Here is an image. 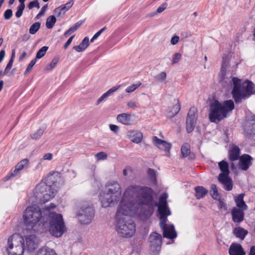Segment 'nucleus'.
Returning <instances> with one entry per match:
<instances>
[{
    "mask_svg": "<svg viewBox=\"0 0 255 255\" xmlns=\"http://www.w3.org/2000/svg\"><path fill=\"white\" fill-rule=\"evenodd\" d=\"M245 131L249 134H255V120H247L244 124Z\"/></svg>",
    "mask_w": 255,
    "mask_h": 255,
    "instance_id": "nucleus-19",
    "label": "nucleus"
},
{
    "mask_svg": "<svg viewBox=\"0 0 255 255\" xmlns=\"http://www.w3.org/2000/svg\"><path fill=\"white\" fill-rule=\"evenodd\" d=\"M56 207L51 203L42 210L38 207L29 206L23 214L24 225L28 230H38V228L49 227L50 234L57 238L61 237L65 231V227L61 214L51 212Z\"/></svg>",
    "mask_w": 255,
    "mask_h": 255,
    "instance_id": "nucleus-2",
    "label": "nucleus"
},
{
    "mask_svg": "<svg viewBox=\"0 0 255 255\" xmlns=\"http://www.w3.org/2000/svg\"><path fill=\"white\" fill-rule=\"evenodd\" d=\"M153 194V190L146 186L134 185L126 189L116 215V229L120 237L130 238L135 232V224L128 216L138 213L140 207L146 206L150 212L157 206Z\"/></svg>",
    "mask_w": 255,
    "mask_h": 255,
    "instance_id": "nucleus-1",
    "label": "nucleus"
},
{
    "mask_svg": "<svg viewBox=\"0 0 255 255\" xmlns=\"http://www.w3.org/2000/svg\"><path fill=\"white\" fill-rule=\"evenodd\" d=\"M53 157V155L51 153H47L45 154L43 156V159L50 160Z\"/></svg>",
    "mask_w": 255,
    "mask_h": 255,
    "instance_id": "nucleus-55",
    "label": "nucleus"
},
{
    "mask_svg": "<svg viewBox=\"0 0 255 255\" xmlns=\"http://www.w3.org/2000/svg\"><path fill=\"white\" fill-rule=\"evenodd\" d=\"M4 56H5V51L2 49L0 51V63L1 62L3 59L4 58Z\"/></svg>",
    "mask_w": 255,
    "mask_h": 255,
    "instance_id": "nucleus-58",
    "label": "nucleus"
},
{
    "mask_svg": "<svg viewBox=\"0 0 255 255\" xmlns=\"http://www.w3.org/2000/svg\"><path fill=\"white\" fill-rule=\"evenodd\" d=\"M26 56V52H25V51L23 52L22 54L21 55V56L19 58V61H22V59L24 58H25Z\"/></svg>",
    "mask_w": 255,
    "mask_h": 255,
    "instance_id": "nucleus-60",
    "label": "nucleus"
},
{
    "mask_svg": "<svg viewBox=\"0 0 255 255\" xmlns=\"http://www.w3.org/2000/svg\"><path fill=\"white\" fill-rule=\"evenodd\" d=\"M53 174H50L45 178V181H41L35 189L36 197L39 198L41 203H45L53 198L56 194V190L55 185H50L51 182L54 183L52 180Z\"/></svg>",
    "mask_w": 255,
    "mask_h": 255,
    "instance_id": "nucleus-6",
    "label": "nucleus"
},
{
    "mask_svg": "<svg viewBox=\"0 0 255 255\" xmlns=\"http://www.w3.org/2000/svg\"><path fill=\"white\" fill-rule=\"evenodd\" d=\"M94 209L88 202L82 203L77 212V215L80 222L83 224H90L94 217Z\"/></svg>",
    "mask_w": 255,
    "mask_h": 255,
    "instance_id": "nucleus-9",
    "label": "nucleus"
},
{
    "mask_svg": "<svg viewBox=\"0 0 255 255\" xmlns=\"http://www.w3.org/2000/svg\"><path fill=\"white\" fill-rule=\"evenodd\" d=\"M197 109L192 107L189 110L186 118V130L188 133L192 132L197 120Z\"/></svg>",
    "mask_w": 255,
    "mask_h": 255,
    "instance_id": "nucleus-12",
    "label": "nucleus"
},
{
    "mask_svg": "<svg viewBox=\"0 0 255 255\" xmlns=\"http://www.w3.org/2000/svg\"><path fill=\"white\" fill-rule=\"evenodd\" d=\"M211 192L212 197L215 200L218 199L219 196L218 193V190L216 185L215 184H212L211 186Z\"/></svg>",
    "mask_w": 255,
    "mask_h": 255,
    "instance_id": "nucleus-37",
    "label": "nucleus"
},
{
    "mask_svg": "<svg viewBox=\"0 0 255 255\" xmlns=\"http://www.w3.org/2000/svg\"><path fill=\"white\" fill-rule=\"evenodd\" d=\"M219 166L220 170L222 171L219 175V177H225V176H228L229 174L228 164L227 162L223 160L219 163Z\"/></svg>",
    "mask_w": 255,
    "mask_h": 255,
    "instance_id": "nucleus-24",
    "label": "nucleus"
},
{
    "mask_svg": "<svg viewBox=\"0 0 255 255\" xmlns=\"http://www.w3.org/2000/svg\"><path fill=\"white\" fill-rule=\"evenodd\" d=\"M3 85V81L2 80L0 81V92L1 91V90L2 89Z\"/></svg>",
    "mask_w": 255,
    "mask_h": 255,
    "instance_id": "nucleus-62",
    "label": "nucleus"
},
{
    "mask_svg": "<svg viewBox=\"0 0 255 255\" xmlns=\"http://www.w3.org/2000/svg\"><path fill=\"white\" fill-rule=\"evenodd\" d=\"M100 35L99 34V32H96L95 35H94V38H97Z\"/></svg>",
    "mask_w": 255,
    "mask_h": 255,
    "instance_id": "nucleus-64",
    "label": "nucleus"
},
{
    "mask_svg": "<svg viewBox=\"0 0 255 255\" xmlns=\"http://www.w3.org/2000/svg\"><path fill=\"white\" fill-rule=\"evenodd\" d=\"M240 149L236 145H232L230 146L229 150V159L231 161H235L239 159L240 157Z\"/></svg>",
    "mask_w": 255,
    "mask_h": 255,
    "instance_id": "nucleus-18",
    "label": "nucleus"
},
{
    "mask_svg": "<svg viewBox=\"0 0 255 255\" xmlns=\"http://www.w3.org/2000/svg\"><path fill=\"white\" fill-rule=\"evenodd\" d=\"M24 8H25V5H20V4L17 7V10H16V12H15L16 17H17V18H19L21 16Z\"/></svg>",
    "mask_w": 255,
    "mask_h": 255,
    "instance_id": "nucleus-41",
    "label": "nucleus"
},
{
    "mask_svg": "<svg viewBox=\"0 0 255 255\" xmlns=\"http://www.w3.org/2000/svg\"><path fill=\"white\" fill-rule=\"evenodd\" d=\"M128 135L129 138H131V141L136 143L140 142L142 139V134L139 131L130 130L128 133Z\"/></svg>",
    "mask_w": 255,
    "mask_h": 255,
    "instance_id": "nucleus-21",
    "label": "nucleus"
},
{
    "mask_svg": "<svg viewBox=\"0 0 255 255\" xmlns=\"http://www.w3.org/2000/svg\"><path fill=\"white\" fill-rule=\"evenodd\" d=\"M3 16H4L5 19H6V20L9 19L12 16V10L10 9H6L4 12Z\"/></svg>",
    "mask_w": 255,
    "mask_h": 255,
    "instance_id": "nucleus-46",
    "label": "nucleus"
},
{
    "mask_svg": "<svg viewBox=\"0 0 255 255\" xmlns=\"http://www.w3.org/2000/svg\"><path fill=\"white\" fill-rule=\"evenodd\" d=\"M40 23L38 22L34 23L29 28V33L31 34H34L39 29Z\"/></svg>",
    "mask_w": 255,
    "mask_h": 255,
    "instance_id": "nucleus-36",
    "label": "nucleus"
},
{
    "mask_svg": "<svg viewBox=\"0 0 255 255\" xmlns=\"http://www.w3.org/2000/svg\"><path fill=\"white\" fill-rule=\"evenodd\" d=\"M48 49V46H43L41 47L36 53V57L35 58L36 60L37 59H40L43 57L46 54V51Z\"/></svg>",
    "mask_w": 255,
    "mask_h": 255,
    "instance_id": "nucleus-35",
    "label": "nucleus"
},
{
    "mask_svg": "<svg viewBox=\"0 0 255 255\" xmlns=\"http://www.w3.org/2000/svg\"><path fill=\"white\" fill-rule=\"evenodd\" d=\"M28 162L29 161L27 159H24L20 161L16 165L15 170L11 173L8 178L16 176L20 171L28 165Z\"/></svg>",
    "mask_w": 255,
    "mask_h": 255,
    "instance_id": "nucleus-20",
    "label": "nucleus"
},
{
    "mask_svg": "<svg viewBox=\"0 0 255 255\" xmlns=\"http://www.w3.org/2000/svg\"><path fill=\"white\" fill-rule=\"evenodd\" d=\"M89 45V38L87 37H85L80 44L78 46H74L73 49H74L76 51L80 52L85 50L88 47Z\"/></svg>",
    "mask_w": 255,
    "mask_h": 255,
    "instance_id": "nucleus-25",
    "label": "nucleus"
},
{
    "mask_svg": "<svg viewBox=\"0 0 255 255\" xmlns=\"http://www.w3.org/2000/svg\"><path fill=\"white\" fill-rule=\"evenodd\" d=\"M110 96L108 93L106 92L104 94H103L98 100L97 102V105H99L101 102H102L104 100H105L106 98Z\"/></svg>",
    "mask_w": 255,
    "mask_h": 255,
    "instance_id": "nucleus-49",
    "label": "nucleus"
},
{
    "mask_svg": "<svg viewBox=\"0 0 255 255\" xmlns=\"http://www.w3.org/2000/svg\"><path fill=\"white\" fill-rule=\"evenodd\" d=\"M234 234L240 239L243 240L245 236L248 234V232L247 230L241 228H235L233 231Z\"/></svg>",
    "mask_w": 255,
    "mask_h": 255,
    "instance_id": "nucleus-27",
    "label": "nucleus"
},
{
    "mask_svg": "<svg viewBox=\"0 0 255 255\" xmlns=\"http://www.w3.org/2000/svg\"><path fill=\"white\" fill-rule=\"evenodd\" d=\"M250 255H255V247L252 246L251 247L250 251Z\"/></svg>",
    "mask_w": 255,
    "mask_h": 255,
    "instance_id": "nucleus-59",
    "label": "nucleus"
},
{
    "mask_svg": "<svg viewBox=\"0 0 255 255\" xmlns=\"http://www.w3.org/2000/svg\"><path fill=\"white\" fill-rule=\"evenodd\" d=\"M34 7H37V8L40 7L39 4L37 0H35L30 2L28 5V7L30 9Z\"/></svg>",
    "mask_w": 255,
    "mask_h": 255,
    "instance_id": "nucleus-45",
    "label": "nucleus"
},
{
    "mask_svg": "<svg viewBox=\"0 0 255 255\" xmlns=\"http://www.w3.org/2000/svg\"><path fill=\"white\" fill-rule=\"evenodd\" d=\"M181 151L183 157L187 156L190 153V146L187 143H184L181 148Z\"/></svg>",
    "mask_w": 255,
    "mask_h": 255,
    "instance_id": "nucleus-32",
    "label": "nucleus"
},
{
    "mask_svg": "<svg viewBox=\"0 0 255 255\" xmlns=\"http://www.w3.org/2000/svg\"><path fill=\"white\" fill-rule=\"evenodd\" d=\"M106 27H104L103 28H102L101 29H100L99 31H98V32H99V34L101 35V33L106 29Z\"/></svg>",
    "mask_w": 255,
    "mask_h": 255,
    "instance_id": "nucleus-63",
    "label": "nucleus"
},
{
    "mask_svg": "<svg viewBox=\"0 0 255 255\" xmlns=\"http://www.w3.org/2000/svg\"><path fill=\"white\" fill-rule=\"evenodd\" d=\"M121 87V85H119L116 87H113L110 89L107 92L109 94V96H110L112 94H113L114 92L117 91Z\"/></svg>",
    "mask_w": 255,
    "mask_h": 255,
    "instance_id": "nucleus-51",
    "label": "nucleus"
},
{
    "mask_svg": "<svg viewBox=\"0 0 255 255\" xmlns=\"http://www.w3.org/2000/svg\"><path fill=\"white\" fill-rule=\"evenodd\" d=\"M15 56V50L13 49L12 50L11 56L10 59H12L13 61L14 58Z\"/></svg>",
    "mask_w": 255,
    "mask_h": 255,
    "instance_id": "nucleus-61",
    "label": "nucleus"
},
{
    "mask_svg": "<svg viewBox=\"0 0 255 255\" xmlns=\"http://www.w3.org/2000/svg\"><path fill=\"white\" fill-rule=\"evenodd\" d=\"M74 37V35H73L71 36L67 41V42L65 43V44L64 45V48L65 49H67V47L69 46V45L71 44L73 38Z\"/></svg>",
    "mask_w": 255,
    "mask_h": 255,
    "instance_id": "nucleus-56",
    "label": "nucleus"
},
{
    "mask_svg": "<svg viewBox=\"0 0 255 255\" xmlns=\"http://www.w3.org/2000/svg\"><path fill=\"white\" fill-rule=\"evenodd\" d=\"M245 210L234 207L231 211L233 221L235 223H240L244 219V212Z\"/></svg>",
    "mask_w": 255,
    "mask_h": 255,
    "instance_id": "nucleus-15",
    "label": "nucleus"
},
{
    "mask_svg": "<svg viewBox=\"0 0 255 255\" xmlns=\"http://www.w3.org/2000/svg\"><path fill=\"white\" fill-rule=\"evenodd\" d=\"M83 24V21H79L76 23L73 26L69 28L64 34L65 37H67L71 34L76 31Z\"/></svg>",
    "mask_w": 255,
    "mask_h": 255,
    "instance_id": "nucleus-29",
    "label": "nucleus"
},
{
    "mask_svg": "<svg viewBox=\"0 0 255 255\" xmlns=\"http://www.w3.org/2000/svg\"><path fill=\"white\" fill-rule=\"evenodd\" d=\"M234 107V103L231 100L226 101L223 103L217 100L213 101L210 105V121L213 123H219L226 118Z\"/></svg>",
    "mask_w": 255,
    "mask_h": 255,
    "instance_id": "nucleus-5",
    "label": "nucleus"
},
{
    "mask_svg": "<svg viewBox=\"0 0 255 255\" xmlns=\"http://www.w3.org/2000/svg\"><path fill=\"white\" fill-rule=\"evenodd\" d=\"M148 173L152 178L155 177V172L153 169H149L148 170Z\"/></svg>",
    "mask_w": 255,
    "mask_h": 255,
    "instance_id": "nucleus-57",
    "label": "nucleus"
},
{
    "mask_svg": "<svg viewBox=\"0 0 255 255\" xmlns=\"http://www.w3.org/2000/svg\"><path fill=\"white\" fill-rule=\"evenodd\" d=\"M167 4L166 3H163L157 9L156 13H161L167 7Z\"/></svg>",
    "mask_w": 255,
    "mask_h": 255,
    "instance_id": "nucleus-52",
    "label": "nucleus"
},
{
    "mask_svg": "<svg viewBox=\"0 0 255 255\" xmlns=\"http://www.w3.org/2000/svg\"><path fill=\"white\" fill-rule=\"evenodd\" d=\"M181 58V54L179 53H176L173 56V59L172 60V64H174L179 62Z\"/></svg>",
    "mask_w": 255,
    "mask_h": 255,
    "instance_id": "nucleus-44",
    "label": "nucleus"
},
{
    "mask_svg": "<svg viewBox=\"0 0 255 255\" xmlns=\"http://www.w3.org/2000/svg\"><path fill=\"white\" fill-rule=\"evenodd\" d=\"M47 7H48L47 4H45L42 7L40 11L39 12V13L36 16V19H39L41 16H42L44 14L47 8Z\"/></svg>",
    "mask_w": 255,
    "mask_h": 255,
    "instance_id": "nucleus-48",
    "label": "nucleus"
},
{
    "mask_svg": "<svg viewBox=\"0 0 255 255\" xmlns=\"http://www.w3.org/2000/svg\"><path fill=\"white\" fill-rule=\"evenodd\" d=\"M35 255H57V254L52 249L48 248H42L37 251Z\"/></svg>",
    "mask_w": 255,
    "mask_h": 255,
    "instance_id": "nucleus-30",
    "label": "nucleus"
},
{
    "mask_svg": "<svg viewBox=\"0 0 255 255\" xmlns=\"http://www.w3.org/2000/svg\"><path fill=\"white\" fill-rule=\"evenodd\" d=\"M13 62V61H12V59L9 60V61L8 63H7V64L4 69V71L3 72L4 75H8V74L9 72V70L11 68Z\"/></svg>",
    "mask_w": 255,
    "mask_h": 255,
    "instance_id": "nucleus-43",
    "label": "nucleus"
},
{
    "mask_svg": "<svg viewBox=\"0 0 255 255\" xmlns=\"http://www.w3.org/2000/svg\"><path fill=\"white\" fill-rule=\"evenodd\" d=\"M230 255H245L246 253L244 251L242 246L237 243H233L229 249Z\"/></svg>",
    "mask_w": 255,
    "mask_h": 255,
    "instance_id": "nucleus-16",
    "label": "nucleus"
},
{
    "mask_svg": "<svg viewBox=\"0 0 255 255\" xmlns=\"http://www.w3.org/2000/svg\"><path fill=\"white\" fill-rule=\"evenodd\" d=\"M56 21L55 17L53 15L49 16L46 20V25L49 28H52Z\"/></svg>",
    "mask_w": 255,
    "mask_h": 255,
    "instance_id": "nucleus-33",
    "label": "nucleus"
},
{
    "mask_svg": "<svg viewBox=\"0 0 255 255\" xmlns=\"http://www.w3.org/2000/svg\"><path fill=\"white\" fill-rule=\"evenodd\" d=\"M218 180L224 185V188L227 190L230 191L232 190L233 188L232 182L228 176H225V177H222V178L218 177Z\"/></svg>",
    "mask_w": 255,
    "mask_h": 255,
    "instance_id": "nucleus-26",
    "label": "nucleus"
},
{
    "mask_svg": "<svg viewBox=\"0 0 255 255\" xmlns=\"http://www.w3.org/2000/svg\"><path fill=\"white\" fill-rule=\"evenodd\" d=\"M141 85V83L140 82H138L136 84L128 87L126 89V91L127 93H131L138 88Z\"/></svg>",
    "mask_w": 255,
    "mask_h": 255,
    "instance_id": "nucleus-38",
    "label": "nucleus"
},
{
    "mask_svg": "<svg viewBox=\"0 0 255 255\" xmlns=\"http://www.w3.org/2000/svg\"><path fill=\"white\" fill-rule=\"evenodd\" d=\"M110 128L112 131H113L115 133H117L119 130V127L115 125H110Z\"/></svg>",
    "mask_w": 255,
    "mask_h": 255,
    "instance_id": "nucleus-54",
    "label": "nucleus"
},
{
    "mask_svg": "<svg viewBox=\"0 0 255 255\" xmlns=\"http://www.w3.org/2000/svg\"><path fill=\"white\" fill-rule=\"evenodd\" d=\"M166 78V73L165 72H162L159 74L156 77V79L159 81H164Z\"/></svg>",
    "mask_w": 255,
    "mask_h": 255,
    "instance_id": "nucleus-47",
    "label": "nucleus"
},
{
    "mask_svg": "<svg viewBox=\"0 0 255 255\" xmlns=\"http://www.w3.org/2000/svg\"><path fill=\"white\" fill-rule=\"evenodd\" d=\"M179 36L177 35H174L171 38L170 42L172 45H175L179 42Z\"/></svg>",
    "mask_w": 255,
    "mask_h": 255,
    "instance_id": "nucleus-50",
    "label": "nucleus"
},
{
    "mask_svg": "<svg viewBox=\"0 0 255 255\" xmlns=\"http://www.w3.org/2000/svg\"><path fill=\"white\" fill-rule=\"evenodd\" d=\"M58 61L57 58H54L52 59L51 62L48 64L45 68L46 70L48 71L52 70L56 65Z\"/></svg>",
    "mask_w": 255,
    "mask_h": 255,
    "instance_id": "nucleus-39",
    "label": "nucleus"
},
{
    "mask_svg": "<svg viewBox=\"0 0 255 255\" xmlns=\"http://www.w3.org/2000/svg\"><path fill=\"white\" fill-rule=\"evenodd\" d=\"M127 106L128 108L134 109L137 107L136 103L133 101H129L127 103Z\"/></svg>",
    "mask_w": 255,
    "mask_h": 255,
    "instance_id": "nucleus-53",
    "label": "nucleus"
},
{
    "mask_svg": "<svg viewBox=\"0 0 255 255\" xmlns=\"http://www.w3.org/2000/svg\"><path fill=\"white\" fill-rule=\"evenodd\" d=\"M44 132V128H39L36 131L31 134V137L34 140L39 139Z\"/></svg>",
    "mask_w": 255,
    "mask_h": 255,
    "instance_id": "nucleus-34",
    "label": "nucleus"
},
{
    "mask_svg": "<svg viewBox=\"0 0 255 255\" xmlns=\"http://www.w3.org/2000/svg\"><path fill=\"white\" fill-rule=\"evenodd\" d=\"M152 140L155 145L161 150L169 151L171 148V144L170 143L160 139L156 136L153 137Z\"/></svg>",
    "mask_w": 255,
    "mask_h": 255,
    "instance_id": "nucleus-14",
    "label": "nucleus"
},
{
    "mask_svg": "<svg viewBox=\"0 0 255 255\" xmlns=\"http://www.w3.org/2000/svg\"><path fill=\"white\" fill-rule=\"evenodd\" d=\"M149 241L150 251L155 254L159 253L162 244L161 235L156 232L152 233L149 237Z\"/></svg>",
    "mask_w": 255,
    "mask_h": 255,
    "instance_id": "nucleus-10",
    "label": "nucleus"
},
{
    "mask_svg": "<svg viewBox=\"0 0 255 255\" xmlns=\"http://www.w3.org/2000/svg\"><path fill=\"white\" fill-rule=\"evenodd\" d=\"M195 196L197 199L203 198L208 193V190L203 186H197L195 188Z\"/></svg>",
    "mask_w": 255,
    "mask_h": 255,
    "instance_id": "nucleus-28",
    "label": "nucleus"
},
{
    "mask_svg": "<svg viewBox=\"0 0 255 255\" xmlns=\"http://www.w3.org/2000/svg\"><path fill=\"white\" fill-rule=\"evenodd\" d=\"M36 60H37L35 58H34L31 60V61L30 62V63L28 64V66L27 67L25 72L24 73V74L25 75H27L29 72H30L31 71L33 66L35 64Z\"/></svg>",
    "mask_w": 255,
    "mask_h": 255,
    "instance_id": "nucleus-40",
    "label": "nucleus"
},
{
    "mask_svg": "<svg viewBox=\"0 0 255 255\" xmlns=\"http://www.w3.org/2000/svg\"><path fill=\"white\" fill-rule=\"evenodd\" d=\"M180 110V105L178 102L172 107L168 114V116L172 118L177 115Z\"/></svg>",
    "mask_w": 255,
    "mask_h": 255,
    "instance_id": "nucleus-31",
    "label": "nucleus"
},
{
    "mask_svg": "<svg viewBox=\"0 0 255 255\" xmlns=\"http://www.w3.org/2000/svg\"><path fill=\"white\" fill-rule=\"evenodd\" d=\"M24 250L29 252L34 251L39 243L38 238L34 235L25 236L23 237Z\"/></svg>",
    "mask_w": 255,
    "mask_h": 255,
    "instance_id": "nucleus-11",
    "label": "nucleus"
},
{
    "mask_svg": "<svg viewBox=\"0 0 255 255\" xmlns=\"http://www.w3.org/2000/svg\"><path fill=\"white\" fill-rule=\"evenodd\" d=\"M107 193L100 194V199L102 206L108 207L117 203L121 196V187L117 182H113L107 186Z\"/></svg>",
    "mask_w": 255,
    "mask_h": 255,
    "instance_id": "nucleus-7",
    "label": "nucleus"
},
{
    "mask_svg": "<svg viewBox=\"0 0 255 255\" xmlns=\"http://www.w3.org/2000/svg\"><path fill=\"white\" fill-rule=\"evenodd\" d=\"M239 159V168L243 170H247L251 165L253 158L248 154H244L240 156Z\"/></svg>",
    "mask_w": 255,
    "mask_h": 255,
    "instance_id": "nucleus-13",
    "label": "nucleus"
},
{
    "mask_svg": "<svg viewBox=\"0 0 255 255\" xmlns=\"http://www.w3.org/2000/svg\"><path fill=\"white\" fill-rule=\"evenodd\" d=\"M23 237L19 234H14L7 239L5 246L8 255H23L24 252Z\"/></svg>",
    "mask_w": 255,
    "mask_h": 255,
    "instance_id": "nucleus-8",
    "label": "nucleus"
},
{
    "mask_svg": "<svg viewBox=\"0 0 255 255\" xmlns=\"http://www.w3.org/2000/svg\"><path fill=\"white\" fill-rule=\"evenodd\" d=\"M74 1L71 0L65 4H63L55 8L54 12L57 16H59L61 14L64 15L73 5Z\"/></svg>",
    "mask_w": 255,
    "mask_h": 255,
    "instance_id": "nucleus-17",
    "label": "nucleus"
},
{
    "mask_svg": "<svg viewBox=\"0 0 255 255\" xmlns=\"http://www.w3.org/2000/svg\"><path fill=\"white\" fill-rule=\"evenodd\" d=\"M117 120L118 122L127 126L132 124L131 121V115L127 113H123L118 115Z\"/></svg>",
    "mask_w": 255,
    "mask_h": 255,
    "instance_id": "nucleus-22",
    "label": "nucleus"
},
{
    "mask_svg": "<svg viewBox=\"0 0 255 255\" xmlns=\"http://www.w3.org/2000/svg\"><path fill=\"white\" fill-rule=\"evenodd\" d=\"M244 194H240L235 198L237 208L243 210H247L248 206L244 201Z\"/></svg>",
    "mask_w": 255,
    "mask_h": 255,
    "instance_id": "nucleus-23",
    "label": "nucleus"
},
{
    "mask_svg": "<svg viewBox=\"0 0 255 255\" xmlns=\"http://www.w3.org/2000/svg\"><path fill=\"white\" fill-rule=\"evenodd\" d=\"M98 160H104L107 157V154L104 152H99L95 155Z\"/></svg>",
    "mask_w": 255,
    "mask_h": 255,
    "instance_id": "nucleus-42",
    "label": "nucleus"
},
{
    "mask_svg": "<svg viewBox=\"0 0 255 255\" xmlns=\"http://www.w3.org/2000/svg\"><path fill=\"white\" fill-rule=\"evenodd\" d=\"M228 66V62L224 61L222 65L220 82L224 87H233V98L236 103H240L255 93V85L250 81L242 82L241 79L233 77Z\"/></svg>",
    "mask_w": 255,
    "mask_h": 255,
    "instance_id": "nucleus-3",
    "label": "nucleus"
},
{
    "mask_svg": "<svg viewBox=\"0 0 255 255\" xmlns=\"http://www.w3.org/2000/svg\"><path fill=\"white\" fill-rule=\"evenodd\" d=\"M167 194L163 193L159 199V203H157L158 211L160 215V227L163 231V236L164 238L173 239L177 237V233L172 224H168L167 216L171 214V212L167 206L166 199Z\"/></svg>",
    "mask_w": 255,
    "mask_h": 255,
    "instance_id": "nucleus-4",
    "label": "nucleus"
}]
</instances>
